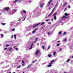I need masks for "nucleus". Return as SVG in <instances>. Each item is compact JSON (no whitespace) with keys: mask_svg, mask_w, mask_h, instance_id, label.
Listing matches in <instances>:
<instances>
[{"mask_svg":"<svg viewBox=\"0 0 73 73\" xmlns=\"http://www.w3.org/2000/svg\"><path fill=\"white\" fill-rule=\"evenodd\" d=\"M54 19L55 20H56V16H54Z\"/></svg>","mask_w":73,"mask_h":73,"instance_id":"obj_26","label":"nucleus"},{"mask_svg":"<svg viewBox=\"0 0 73 73\" xmlns=\"http://www.w3.org/2000/svg\"><path fill=\"white\" fill-rule=\"evenodd\" d=\"M24 65V63H23V64H22V66H23Z\"/></svg>","mask_w":73,"mask_h":73,"instance_id":"obj_45","label":"nucleus"},{"mask_svg":"<svg viewBox=\"0 0 73 73\" xmlns=\"http://www.w3.org/2000/svg\"><path fill=\"white\" fill-rule=\"evenodd\" d=\"M51 21H53V19H51Z\"/></svg>","mask_w":73,"mask_h":73,"instance_id":"obj_46","label":"nucleus"},{"mask_svg":"<svg viewBox=\"0 0 73 73\" xmlns=\"http://www.w3.org/2000/svg\"><path fill=\"white\" fill-rule=\"evenodd\" d=\"M1 24L3 25H5V23H1Z\"/></svg>","mask_w":73,"mask_h":73,"instance_id":"obj_22","label":"nucleus"},{"mask_svg":"<svg viewBox=\"0 0 73 73\" xmlns=\"http://www.w3.org/2000/svg\"><path fill=\"white\" fill-rule=\"evenodd\" d=\"M48 24H50V22H49V23H48Z\"/></svg>","mask_w":73,"mask_h":73,"instance_id":"obj_61","label":"nucleus"},{"mask_svg":"<svg viewBox=\"0 0 73 73\" xmlns=\"http://www.w3.org/2000/svg\"><path fill=\"white\" fill-rule=\"evenodd\" d=\"M9 45H9V44H6V45L5 46L7 47H8V46H9Z\"/></svg>","mask_w":73,"mask_h":73,"instance_id":"obj_16","label":"nucleus"},{"mask_svg":"<svg viewBox=\"0 0 73 73\" xmlns=\"http://www.w3.org/2000/svg\"><path fill=\"white\" fill-rule=\"evenodd\" d=\"M1 36H2V38L4 37V35H3V34H1Z\"/></svg>","mask_w":73,"mask_h":73,"instance_id":"obj_27","label":"nucleus"},{"mask_svg":"<svg viewBox=\"0 0 73 73\" xmlns=\"http://www.w3.org/2000/svg\"><path fill=\"white\" fill-rule=\"evenodd\" d=\"M58 3H56V5L57 6V4H58Z\"/></svg>","mask_w":73,"mask_h":73,"instance_id":"obj_54","label":"nucleus"},{"mask_svg":"<svg viewBox=\"0 0 73 73\" xmlns=\"http://www.w3.org/2000/svg\"><path fill=\"white\" fill-rule=\"evenodd\" d=\"M35 62H36V61H37V60H35Z\"/></svg>","mask_w":73,"mask_h":73,"instance_id":"obj_60","label":"nucleus"},{"mask_svg":"<svg viewBox=\"0 0 73 73\" xmlns=\"http://www.w3.org/2000/svg\"><path fill=\"white\" fill-rule=\"evenodd\" d=\"M42 48H43V49H45V47H44V46H42Z\"/></svg>","mask_w":73,"mask_h":73,"instance_id":"obj_28","label":"nucleus"},{"mask_svg":"<svg viewBox=\"0 0 73 73\" xmlns=\"http://www.w3.org/2000/svg\"><path fill=\"white\" fill-rule=\"evenodd\" d=\"M9 49V52H11L12 50V47L10 48Z\"/></svg>","mask_w":73,"mask_h":73,"instance_id":"obj_8","label":"nucleus"},{"mask_svg":"<svg viewBox=\"0 0 73 73\" xmlns=\"http://www.w3.org/2000/svg\"><path fill=\"white\" fill-rule=\"evenodd\" d=\"M15 49L16 50H19V49H18V48H15Z\"/></svg>","mask_w":73,"mask_h":73,"instance_id":"obj_33","label":"nucleus"},{"mask_svg":"<svg viewBox=\"0 0 73 73\" xmlns=\"http://www.w3.org/2000/svg\"><path fill=\"white\" fill-rule=\"evenodd\" d=\"M45 21H46L48 22V20L46 19L45 20Z\"/></svg>","mask_w":73,"mask_h":73,"instance_id":"obj_42","label":"nucleus"},{"mask_svg":"<svg viewBox=\"0 0 73 73\" xmlns=\"http://www.w3.org/2000/svg\"><path fill=\"white\" fill-rule=\"evenodd\" d=\"M50 9V7H49L48 9Z\"/></svg>","mask_w":73,"mask_h":73,"instance_id":"obj_59","label":"nucleus"},{"mask_svg":"<svg viewBox=\"0 0 73 73\" xmlns=\"http://www.w3.org/2000/svg\"><path fill=\"white\" fill-rule=\"evenodd\" d=\"M54 9H55V8H54L52 10H53V11H54Z\"/></svg>","mask_w":73,"mask_h":73,"instance_id":"obj_48","label":"nucleus"},{"mask_svg":"<svg viewBox=\"0 0 73 73\" xmlns=\"http://www.w3.org/2000/svg\"><path fill=\"white\" fill-rule=\"evenodd\" d=\"M9 9V7H7L4 9L5 10V11H8Z\"/></svg>","mask_w":73,"mask_h":73,"instance_id":"obj_2","label":"nucleus"},{"mask_svg":"<svg viewBox=\"0 0 73 73\" xmlns=\"http://www.w3.org/2000/svg\"><path fill=\"white\" fill-rule=\"evenodd\" d=\"M31 65H32L31 64H30L27 67V68H29V66H31Z\"/></svg>","mask_w":73,"mask_h":73,"instance_id":"obj_19","label":"nucleus"},{"mask_svg":"<svg viewBox=\"0 0 73 73\" xmlns=\"http://www.w3.org/2000/svg\"><path fill=\"white\" fill-rule=\"evenodd\" d=\"M66 39H64V41H66Z\"/></svg>","mask_w":73,"mask_h":73,"instance_id":"obj_49","label":"nucleus"},{"mask_svg":"<svg viewBox=\"0 0 73 73\" xmlns=\"http://www.w3.org/2000/svg\"><path fill=\"white\" fill-rule=\"evenodd\" d=\"M35 61L33 62V63H35Z\"/></svg>","mask_w":73,"mask_h":73,"instance_id":"obj_47","label":"nucleus"},{"mask_svg":"<svg viewBox=\"0 0 73 73\" xmlns=\"http://www.w3.org/2000/svg\"><path fill=\"white\" fill-rule=\"evenodd\" d=\"M19 0H15L14 2L15 3H16L17 1H18Z\"/></svg>","mask_w":73,"mask_h":73,"instance_id":"obj_21","label":"nucleus"},{"mask_svg":"<svg viewBox=\"0 0 73 73\" xmlns=\"http://www.w3.org/2000/svg\"><path fill=\"white\" fill-rule=\"evenodd\" d=\"M23 73H24V71L23 72Z\"/></svg>","mask_w":73,"mask_h":73,"instance_id":"obj_64","label":"nucleus"},{"mask_svg":"<svg viewBox=\"0 0 73 73\" xmlns=\"http://www.w3.org/2000/svg\"><path fill=\"white\" fill-rule=\"evenodd\" d=\"M15 29H13L12 30V31H13V32H14V31H15Z\"/></svg>","mask_w":73,"mask_h":73,"instance_id":"obj_32","label":"nucleus"},{"mask_svg":"<svg viewBox=\"0 0 73 73\" xmlns=\"http://www.w3.org/2000/svg\"><path fill=\"white\" fill-rule=\"evenodd\" d=\"M60 50H62V49H61V48H60Z\"/></svg>","mask_w":73,"mask_h":73,"instance_id":"obj_50","label":"nucleus"},{"mask_svg":"<svg viewBox=\"0 0 73 73\" xmlns=\"http://www.w3.org/2000/svg\"><path fill=\"white\" fill-rule=\"evenodd\" d=\"M25 18H26V17H25L24 18V20H25Z\"/></svg>","mask_w":73,"mask_h":73,"instance_id":"obj_52","label":"nucleus"},{"mask_svg":"<svg viewBox=\"0 0 73 73\" xmlns=\"http://www.w3.org/2000/svg\"><path fill=\"white\" fill-rule=\"evenodd\" d=\"M60 35H61V32L60 31L59 33Z\"/></svg>","mask_w":73,"mask_h":73,"instance_id":"obj_35","label":"nucleus"},{"mask_svg":"<svg viewBox=\"0 0 73 73\" xmlns=\"http://www.w3.org/2000/svg\"><path fill=\"white\" fill-rule=\"evenodd\" d=\"M25 18H26V17H25L24 18V20H25Z\"/></svg>","mask_w":73,"mask_h":73,"instance_id":"obj_53","label":"nucleus"},{"mask_svg":"<svg viewBox=\"0 0 73 73\" xmlns=\"http://www.w3.org/2000/svg\"><path fill=\"white\" fill-rule=\"evenodd\" d=\"M21 67V65H19V66L17 67V68H20Z\"/></svg>","mask_w":73,"mask_h":73,"instance_id":"obj_37","label":"nucleus"},{"mask_svg":"<svg viewBox=\"0 0 73 73\" xmlns=\"http://www.w3.org/2000/svg\"><path fill=\"white\" fill-rule=\"evenodd\" d=\"M48 35H49V34H50V33H48Z\"/></svg>","mask_w":73,"mask_h":73,"instance_id":"obj_56","label":"nucleus"},{"mask_svg":"<svg viewBox=\"0 0 73 73\" xmlns=\"http://www.w3.org/2000/svg\"><path fill=\"white\" fill-rule=\"evenodd\" d=\"M54 11V10H53L51 12V13H53V11Z\"/></svg>","mask_w":73,"mask_h":73,"instance_id":"obj_38","label":"nucleus"},{"mask_svg":"<svg viewBox=\"0 0 73 73\" xmlns=\"http://www.w3.org/2000/svg\"><path fill=\"white\" fill-rule=\"evenodd\" d=\"M62 21H60V23H61V22H62Z\"/></svg>","mask_w":73,"mask_h":73,"instance_id":"obj_62","label":"nucleus"},{"mask_svg":"<svg viewBox=\"0 0 73 73\" xmlns=\"http://www.w3.org/2000/svg\"><path fill=\"white\" fill-rule=\"evenodd\" d=\"M16 10H14L13 11V12H16Z\"/></svg>","mask_w":73,"mask_h":73,"instance_id":"obj_43","label":"nucleus"},{"mask_svg":"<svg viewBox=\"0 0 73 73\" xmlns=\"http://www.w3.org/2000/svg\"><path fill=\"white\" fill-rule=\"evenodd\" d=\"M65 16H63L62 18V20L63 19H64V18H65V19H68V17H66V16H67L69 15V14H68L67 13H66L65 14Z\"/></svg>","mask_w":73,"mask_h":73,"instance_id":"obj_1","label":"nucleus"},{"mask_svg":"<svg viewBox=\"0 0 73 73\" xmlns=\"http://www.w3.org/2000/svg\"><path fill=\"white\" fill-rule=\"evenodd\" d=\"M66 9H67V8H66L65 9H64V11H66Z\"/></svg>","mask_w":73,"mask_h":73,"instance_id":"obj_36","label":"nucleus"},{"mask_svg":"<svg viewBox=\"0 0 73 73\" xmlns=\"http://www.w3.org/2000/svg\"><path fill=\"white\" fill-rule=\"evenodd\" d=\"M70 6H68V7L69 8H70Z\"/></svg>","mask_w":73,"mask_h":73,"instance_id":"obj_55","label":"nucleus"},{"mask_svg":"<svg viewBox=\"0 0 73 73\" xmlns=\"http://www.w3.org/2000/svg\"><path fill=\"white\" fill-rule=\"evenodd\" d=\"M52 63H49V65L47 66L48 67H51L52 66Z\"/></svg>","mask_w":73,"mask_h":73,"instance_id":"obj_5","label":"nucleus"},{"mask_svg":"<svg viewBox=\"0 0 73 73\" xmlns=\"http://www.w3.org/2000/svg\"><path fill=\"white\" fill-rule=\"evenodd\" d=\"M33 46V43H32L31 46V47L30 48H29V49H32V46Z\"/></svg>","mask_w":73,"mask_h":73,"instance_id":"obj_11","label":"nucleus"},{"mask_svg":"<svg viewBox=\"0 0 73 73\" xmlns=\"http://www.w3.org/2000/svg\"><path fill=\"white\" fill-rule=\"evenodd\" d=\"M48 57H52V55L50 54H49L48 55Z\"/></svg>","mask_w":73,"mask_h":73,"instance_id":"obj_13","label":"nucleus"},{"mask_svg":"<svg viewBox=\"0 0 73 73\" xmlns=\"http://www.w3.org/2000/svg\"><path fill=\"white\" fill-rule=\"evenodd\" d=\"M37 29H36L34 30L33 32H32V33L33 34V33H35V32H36V31H37Z\"/></svg>","mask_w":73,"mask_h":73,"instance_id":"obj_6","label":"nucleus"},{"mask_svg":"<svg viewBox=\"0 0 73 73\" xmlns=\"http://www.w3.org/2000/svg\"><path fill=\"white\" fill-rule=\"evenodd\" d=\"M54 61V60H53L51 62V63H53Z\"/></svg>","mask_w":73,"mask_h":73,"instance_id":"obj_20","label":"nucleus"},{"mask_svg":"<svg viewBox=\"0 0 73 73\" xmlns=\"http://www.w3.org/2000/svg\"><path fill=\"white\" fill-rule=\"evenodd\" d=\"M60 42V40H59L58 41V42Z\"/></svg>","mask_w":73,"mask_h":73,"instance_id":"obj_51","label":"nucleus"},{"mask_svg":"<svg viewBox=\"0 0 73 73\" xmlns=\"http://www.w3.org/2000/svg\"><path fill=\"white\" fill-rule=\"evenodd\" d=\"M23 13H27V11H26L25 10H23Z\"/></svg>","mask_w":73,"mask_h":73,"instance_id":"obj_15","label":"nucleus"},{"mask_svg":"<svg viewBox=\"0 0 73 73\" xmlns=\"http://www.w3.org/2000/svg\"><path fill=\"white\" fill-rule=\"evenodd\" d=\"M24 60H22V63L23 64H24Z\"/></svg>","mask_w":73,"mask_h":73,"instance_id":"obj_41","label":"nucleus"},{"mask_svg":"<svg viewBox=\"0 0 73 73\" xmlns=\"http://www.w3.org/2000/svg\"><path fill=\"white\" fill-rule=\"evenodd\" d=\"M21 21V19H19L18 20V21Z\"/></svg>","mask_w":73,"mask_h":73,"instance_id":"obj_57","label":"nucleus"},{"mask_svg":"<svg viewBox=\"0 0 73 73\" xmlns=\"http://www.w3.org/2000/svg\"><path fill=\"white\" fill-rule=\"evenodd\" d=\"M56 52H53V55L54 56H55L56 55Z\"/></svg>","mask_w":73,"mask_h":73,"instance_id":"obj_14","label":"nucleus"},{"mask_svg":"<svg viewBox=\"0 0 73 73\" xmlns=\"http://www.w3.org/2000/svg\"><path fill=\"white\" fill-rule=\"evenodd\" d=\"M45 24V23L44 22H42V23L41 24V25H43Z\"/></svg>","mask_w":73,"mask_h":73,"instance_id":"obj_18","label":"nucleus"},{"mask_svg":"<svg viewBox=\"0 0 73 73\" xmlns=\"http://www.w3.org/2000/svg\"><path fill=\"white\" fill-rule=\"evenodd\" d=\"M56 6H57L56 5H55V6L54 7V8H56Z\"/></svg>","mask_w":73,"mask_h":73,"instance_id":"obj_44","label":"nucleus"},{"mask_svg":"<svg viewBox=\"0 0 73 73\" xmlns=\"http://www.w3.org/2000/svg\"><path fill=\"white\" fill-rule=\"evenodd\" d=\"M64 73H66V72H64Z\"/></svg>","mask_w":73,"mask_h":73,"instance_id":"obj_63","label":"nucleus"},{"mask_svg":"<svg viewBox=\"0 0 73 73\" xmlns=\"http://www.w3.org/2000/svg\"><path fill=\"white\" fill-rule=\"evenodd\" d=\"M16 35H14V37H15V39L16 38Z\"/></svg>","mask_w":73,"mask_h":73,"instance_id":"obj_24","label":"nucleus"},{"mask_svg":"<svg viewBox=\"0 0 73 73\" xmlns=\"http://www.w3.org/2000/svg\"><path fill=\"white\" fill-rule=\"evenodd\" d=\"M66 32H64L63 33V35H66Z\"/></svg>","mask_w":73,"mask_h":73,"instance_id":"obj_23","label":"nucleus"},{"mask_svg":"<svg viewBox=\"0 0 73 73\" xmlns=\"http://www.w3.org/2000/svg\"><path fill=\"white\" fill-rule=\"evenodd\" d=\"M37 42V40H35L34 42V43H35V42Z\"/></svg>","mask_w":73,"mask_h":73,"instance_id":"obj_39","label":"nucleus"},{"mask_svg":"<svg viewBox=\"0 0 73 73\" xmlns=\"http://www.w3.org/2000/svg\"><path fill=\"white\" fill-rule=\"evenodd\" d=\"M39 24H40V23H39L35 25L33 27V28H35V27L38 26V25Z\"/></svg>","mask_w":73,"mask_h":73,"instance_id":"obj_4","label":"nucleus"},{"mask_svg":"<svg viewBox=\"0 0 73 73\" xmlns=\"http://www.w3.org/2000/svg\"><path fill=\"white\" fill-rule=\"evenodd\" d=\"M57 46H60V44H57Z\"/></svg>","mask_w":73,"mask_h":73,"instance_id":"obj_31","label":"nucleus"},{"mask_svg":"<svg viewBox=\"0 0 73 73\" xmlns=\"http://www.w3.org/2000/svg\"><path fill=\"white\" fill-rule=\"evenodd\" d=\"M40 50H37L36 52V55H37V54H38V53H40Z\"/></svg>","mask_w":73,"mask_h":73,"instance_id":"obj_3","label":"nucleus"},{"mask_svg":"<svg viewBox=\"0 0 73 73\" xmlns=\"http://www.w3.org/2000/svg\"><path fill=\"white\" fill-rule=\"evenodd\" d=\"M38 40V38H37V37H36L35 38V40L37 41Z\"/></svg>","mask_w":73,"mask_h":73,"instance_id":"obj_29","label":"nucleus"},{"mask_svg":"<svg viewBox=\"0 0 73 73\" xmlns=\"http://www.w3.org/2000/svg\"><path fill=\"white\" fill-rule=\"evenodd\" d=\"M7 48L6 47L5 48H4V50H7Z\"/></svg>","mask_w":73,"mask_h":73,"instance_id":"obj_34","label":"nucleus"},{"mask_svg":"<svg viewBox=\"0 0 73 73\" xmlns=\"http://www.w3.org/2000/svg\"><path fill=\"white\" fill-rule=\"evenodd\" d=\"M66 4H67V3H65L64 4H63V7H65V5H66Z\"/></svg>","mask_w":73,"mask_h":73,"instance_id":"obj_12","label":"nucleus"},{"mask_svg":"<svg viewBox=\"0 0 73 73\" xmlns=\"http://www.w3.org/2000/svg\"><path fill=\"white\" fill-rule=\"evenodd\" d=\"M72 58H73V55L72 56Z\"/></svg>","mask_w":73,"mask_h":73,"instance_id":"obj_58","label":"nucleus"},{"mask_svg":"<svg viewBox=\"0 0 73 73\" xmlns=\"http://www.w3.org/2000/svg\"><path fill=\"white\" fill-rule=\"evenodd\" d=\"M69 61H70V59H69L67 61H66V62H69Z\"/></svg>","mask_w":73,"mask_h":73,"instance_id":"obj_25","label":"nucleus"},{"mask_svg":"<svg viewBox=\"0 0 73 73\" xmlns=\"http://www.w3.org/2000/svg\"><path fill=\"white\" fill-rule=\"evenodd\" d=\"M43 7V4H41V3L40 4V7H41V8H42Z\"/></svg>","mask_w":73,"mask_h":73,"instance_id":"obj_10","label":"nucleus"},{"mask_svg":"<svg viewBox=\"0 0 73 73\" xmlns=\"http://www.w3.org/2000/svg\"><path fill=\"white\" fill-rule=\"evenodd\" d=\"M50 46H49L47 48V49H49V48H50Z\"/></svg>","mask_w":73,"mask_h":73,"instance_id":"obj_30","label":"nucleus"},{"mask_svg":"<svg viewBox=\"0 0 73 73\" xmlns=\"http://www.w3.org/2000/svg\"><path fill=\"white\" fill-rule=\"evenodd\" d=\"M13 35H12V36H11L12 38H13Z\"/></svg>","mask_w":73,"mask_h":73,"instance_id":"obj_40","label":"nucleus"},{"mask_svg":"<svg viewBox=\"0 0 73 73\" xmlns=\"http://www.w3.org/2000/svg\"><path fill=\"white\" fill-rule=\"evenodd\" d=\"M52 14V13H50V14L48 15V17H49V16H50Z\"/></svg>","mask_w":73,"mask_h":73,"instance_id":"obj_17","label":"nucleus"},{"mask_svg":"<svg viewBox=\"0 0 73 73\" xmlns=\"http://www.w3.org/2000/svg\"><path fill=\"white\" fill-rule=\"evenodd\" d=\"M57 14V12L55 13L53 15V16H56V15Z\"/></svg>","mask_w":73,"mask_h":73,"instance_id":"obj_9","label":"nucleus"},{"mask_svg":"<svg viewBox=\"0 0 73 73\" xmlns=\"http://www.w3.org/2000/svg\"><path fill=\"white\" fill-rule=\"evenodd\" d=\"M52 1L50 0V1L48 2V5H50V3H52Z\"/></svg>","mask_w":73,"mask_h":73,"instance_id":"obj_7","label":"nucleus"}]
</instances>
